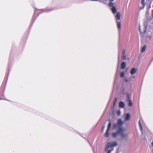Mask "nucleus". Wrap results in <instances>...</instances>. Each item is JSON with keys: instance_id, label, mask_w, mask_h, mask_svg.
Here are the masks:
<instances>
[{"instance_id": "obj_1", "label": "nucleus", "mask_w": 153, "mask_h": 153, "mask_svg": "<svg viewBox=\"0 0 153 153\" xmlns=\"http://www.w3.org/2000/svg\"><path fill=\"white\" fill-rule=\"evenodd\" d=\"M123 122L121 119H119L116 123L114 124L113 126V129L117 130L116 132L112 134V137L115 138L117 137L120 134L123 138L126 140L128 137V134L126 133H124L126 129L123 128Z\"/></svg>"}, {"instance_id": "obj_2", "label": "nucleus", "mask_w": 153, "mask_h": 153, "mask_svg": "<svg viewBox=\"0 0 153 153\" xmlns=\"http://www.w3.org/2000/svg\"><path fill=\"white\" fill-rule=\"evenodd\" d=\"M117 143L116 142H113L111 143L108 142L107 143V146L109 147L110 148H113L117 145Z\"/></svg>"}, {"instance_id": "obj_3", "label": "nucleus", "mask_w": 153, "mask_h": 153, "mask_svg": "<svg viewBox=\"0 0 153 153\" xmlns=\"http://www.w3.org/2000/svg\"><path fill=\"white\" fill-rule=\"evenodd\" d=\"M139 30L140 32L141 33H145L146 32V25H145V24H144L143 25V30H141V29L140 28V26H139Z\"/></svg>"}, {"instance_id": "obj_4", "label": "nucleus", "mask_w": 153, "mask_h": 153, "mask_svg": "<svg viewBox=\"0 0 153 153\" xmlns=\"http://www.w3.org/2000/svg\"><path fill=\"white\" fill-rule=\"evenodd\" d=\"M126 53V52L125 51V50L123 49V51L122 55V58L124 60H125L126 59V56L125 55Z\"/></svg>"}, {"instance_id": "obj_5", "label": "nucleus", "mask_w": 153, "mask_h": 153, "mask_svg": "<svg viewBox=\"0 0 153 153\" xmlns=\"http://www.w3.org/2000/svg\"><path fill=\"white\" fill-rule=\"evenodd\" d=\"M121 17V15L119 12H117L116 15L115 16V18L116 21H117V20H120Z\"/></svg>"}, {"instance_id": "obj_6", "label": "nucleus", "mask_w": 153, "mask_h": 153, "mask_svg": "<svg viewBox=\"0 0 153 153\" xmlns=\"http://www.w3.org/2000/svg\"><path fill=\"white\" fill-rule=\"evenodd\" d=\"M130 118V114L128 113H127L125 117V119L126 120H129Z\"/></svg>"}, {"instance_id": "obj_7", "label": "nucleus", "mask_w": 153, "mask_h": 153, "mask_svg": "<svg viewBox=\"0 0 153 153\" xmlns=\"http://www.w3.org/2000/svg\"><path fill=\"white\" fill-rule=\"evenodd\" d=\"M124 103L122 101L120 102L119 103V107L121 108H123L125 107Z\"/></svg>"}, {"instance_id": "obj_8", "label": "nucleus", "mask_w": 153, "mask_h": 153, "mask_svg": "<svg viewBox=\"0 0 153 153\" xmlns=\"http://www.w3.org/2000/svg\"><path fill=\"white\" fill-rule=\"evenodd\" d=\"M126 63L125 62H123L121 64V68L122 69H124L126 67Z\"/></svg>"}, {"instance_id": "obj_9", "label": "nucleus", "mask_w": 153, "mask_h": 153, "mask_svg": "<svg viewBox=\"0 0 153 153\" xmlns=\"http://www.w3.org/2000/svg\"><path fill=\"white\" fill-rule=\"evenodd\" d=\"M136 72V69L133 68H132L131 69V71L130 73L131 74H133L135 73Z\"/></svg>"}, {"instance_id": "obj_10", "label": "nucleus", "mask_w": 153, "mask_h": 153, "mask_svg": "<svg viewBox=\"0 0 153 153\" xmlns=\"http://www.w3.org/2000/svg\"><path fill=\"white\" fill-rule=\"evenodd\" d=\"M111 10L113 13H115L117 12V9L114 6H113Z\"/></svg>"}, {"instance_id": "obj_11", "label": "nucleus", "mask_w": 153, "mask_h": 153, "mask_svg": "<svg viewBox=\"0 0 153 153\" xmlns=\"http://www.w3.org/2000/svg\"><path fill=\"white\" fill-rule=\"evenodd\" d=\"M117 27L118 29H120L121 28V23L118 21H116Z\"/></svg>"}, {"instance_id": "obj_12", "label": "nucleus", "mask_w": 153, "mask_h": 153, "mask_svg": "<svg viewBox=\"0 0 153 153\" xmlns=\"http://www.w3.org/2000/svg\"><path fill=\"white\" fill-rule=\"evenodd\" d=\"M111 120L109 121V123L108 125L107 126V129H108V131H109V129L110 128V127H111Z\"/></svg>"}, {"instance_id": "obj_13", "label": "nucleus", "mask_w": 153, "mask_h": 153, "mask_svg": "<svg viewBox=\"0 0 153 153\" xmlns=\"http://www.w3.org/2000/svg\"><path fill=\"white\" fill-rule=\"evenodd\" d=\"M109 131H108V129H107L106 133L105 134V137H108L109 136Z\"/></svg>"}, {"instance_id": "obj_14", "label": "nucleus", "mask_w": 153, "mask_h": 153, "mask_svg": "<svg viewBox=\"0 0 153 153\" xmlns=\"http://www.w3.org/2000/svg\"><path fill=\"white\" fill-rule=\"evenodd\" d=\"M146 48V45H144L142 48L141 52H144L145 51Z\"/></svg>"}, {"instance_id": "obj_15", "label": "nucleus", "mask_w": 153, "mask_h": 153, "mask_svg": "<svg viewBox=\"0 0 153 153\" xmlns=\"http://www.w3.org/2000/svg\"><path fill=\"white\" fill-rule=\"evenodd\" d=\"M117 97H115V98L114 100V102L113 103V108H114L115 105L116 104V102L117 100Z\"/></svg>"}, {"instance_id": "obj_16", "label": "nucleus", "mask_w": 153, "mask_h": 153, "mask_svg": "<svg viewBox=\"0 0 153 153\" xmlns=\"http://www.w3.org/2000/svg\"><path fill=\"white\" fill-rule=\"evenodd\" d=\"M128 101V105L129 106H131L132 105V103L131 100H129Z\"/></svg>"}, {"instance_id": "obj_17", "label": "nucleus", "mask_w": 153, "mask_h": 153, "mask_svg": "<svg viewBox=\"0 0 153 153\" xmlns=\"http://www.w3.org/2000/svg\"><path fill=\"white\" fill-rule=\"evenodd\" d=\"M149 22L153 23V16H150V19H149Z\"/></svg>"}, {"instance_id": "obj_18", "label": "nucleus", "mask_w": 153, "mask_h": 153, "mask_svg": "<svg viewBox=\"0 0 153 153\" xmlns=\"http://www.w3.org/2000/svg\"><path fill=\"white\" fill-rule=\"evenodd\" d=\"M124 76V73L123 72H121L120 74V76L121 77H123Z\"/></svg>"}, {"instance_id": "obj_19", "label": "nucleus", "mask_w": 153, "mask_h": 153, "mask_svg": "<svg viewBox=\"0 0 153 153\" xmlns=\"http://www.w3.org/2000/svg\"><path fill=\"white\" fill-rule=\"evenodd\" d=\"M144 1L145 0H141V3L143 5V8L145 6V4L144 3Z\"/></svg>"}, {"instance_id": "obj_20", "label": "nucleus", "mask_w": 153, "mask_h": 153, "mask_svg": "<svg viewBox=\"0 0 153 153\" xmlns=\"http://www.w3.org/2000/svg\"><path fill=\"white\" fill-rule=\"evenodd\" d=\"M108 5L109 6L113 7V2H112V1H110V2L109 3Z\"/></svg>"}, {"instance_id": "obj_21", "label": "nucleus", "mask_w": 153, "mask_h": 153, "mask_svg": "<svg viewBox=\"0 0 153 153\" xmlns=\"http://www.w3.org/2000/svg\"><path fill=\"white\" fill-rule=\"evenodd\" d=\"M127 97L128 101H129V100H131L130 98H129L130 95L128 93L127 94Z\"/></svg>"}, {"instance_id": "obj_22", "label": "nucleus", "mask_w": 153, "mask_h": 153, "mask_svg": "<svg viewBox=\"0 0 153 153\" xmlns=\"http://www.w3.org/2000/svg\"><path fill=\"white\" fill-rule=\"evenodd\" d=\"M149 14V10H147L146 12V16H148Z\"/></svg>"}, {"instance_id": "obj_23", "label": "nucleus", "mask_w": 153, "mask_h": 153, "mask_svg": "<svg viewBox=\"0 0 153 153\" xmlns=\"http://www.w3.org/2000/svg\"><path fill=\"white\" fill-rule=\"evenodd\" d=\"M110 148L108 146H107V145L105 147V151H106L107 150H108V149Z\"/></svg>"}, {"instance_id": "obj_24", "label": "nucleus", "mask_w": 153, "mask_h": 153, "mask_svg": "<svg viewBox=\"0 0 153 153\" xmlns=\"http://www.w3.org/2000/svg\"><path fill=\"white\" fill-rule=\"evenodd\" d=\"M124 81L126 82H128V80L126 79V78L125 77L124 79Z\"/></svg>"}, {"instance_id": "obj_25", "label": "nucleus", "mask_w": 153, "mask_h": 153, "mask_svg": "<svg viewBox=\"0 0 153 153\" xmlns=\"http://www.w3.org/2000/svg\"><path fill=\"white\" fill-rule=\"evenodd\" d=\"M139 126L140 127H141V128H142V126H141V124L140 123V121H139Z\"/></svg>"}, {"instance_id": "obj_26", "label": "nucleus", "mask_w": 153, "mask_h": 153, "mask_svg": "<svg viewBox=\"0 0 153 153\" xmlns=\"http://www.w3.org/2000/svg\"><path fill=\"white\" fill-rule=\"evenodd\" d=\"M120 111H117V114L118 115H120Z\"/></svg>"}, {"instance_id": "obj_27", "label": "nucleus", "mask_w": 153, "mask_h": 153, "mask_svg": "<svg viewBox=\"0 0 153 153\" xmlns=\"http://www.w3.org/2000/svg\"><path fill=\"white\" fill-rule=\"evenodd\" d=\"M112 150H109L108 151L107 153H111V151Z\"/></svg>"}, {"instance_id": "obj_28", "label": "nucleus", "mask_w": 153, "mask_h": 153, "mask_svg": "<svg viewBox=\"0 0 153 153\" xmlns=\"http://www.w3.org/2000/svg\"><path fill=\"white\" fill-rule=\"evenodd\" d=\"M105 0H103L102 1V0H100V1H100V2H102L103 3H104V1H105Z\"/></svg>"}, {"instance_id": "obj_29", "label": "nucleus", "mask_w": 153, "mask_h": 153, "mask_svg": "<svg viewBox=\"0 0 153 153\" xmlns=\"http://www.w3.org/2000/svg\"><path fill=\"white\" fill-rule=\"evenodd\" d=\"M104 128H105V126H102V131H103V129H104Z\"/></svg>"}, {"instance_id": "obj_30", "label": "nucleus", "mask_w": 153, "mask_h": 153, "mask_svg": "<svg viewBox=\"0 0 153 153\" xmlns=\"http://www.w3.org/2000/svg\"><path fill=\"white\" fill-rule=\"evenodd\" d=\"M110 1H114V0H109Z\"/></svg>"}, {"instance_id": "obj_31", "label": "nucleus", "mask_w": 153, "mask_h": 153, "mask_svg": "<svg viewBox=\"0 0 153 153\" xmlns=\"http://www.w3.org/2000/svg\"><path fill=\"white\" fill-rule=\"evenodd\" d=\"M152 150H153V149Z\"/></svg>"}]
</instances>
